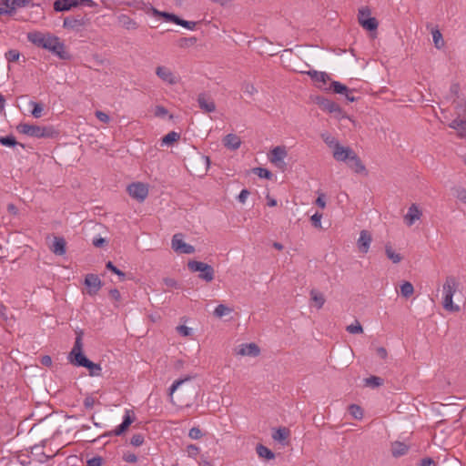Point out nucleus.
<instances>
[{"label": "nucleus", "instance_id": "16", "mask_svg": "<svg viewBox=\"0 0 466 466\" xmlns=\"http://www.w3.org/2000/svg\"><path fill=\"white\" fill-rule=\"evenodd\" d=\"M288 152L286 147L283 146L275 147L269 155V160L272 164H275L277 167H281L284 164L283 160L287 157Z\"/></svg>", "mask_w": 466, "mask_h": 466}, {"label": "nucleus", "instance_id": "48", "mask_svg": "<svg viewBox=\"0 0 466 466\" xmlns=\"http://www.w3.org/2000/svg\"><path fill=\"white\" fill-rule=\"evenodd\" d=\"M199 451H200V449L194 444H189L187 447V452L189 457L196 458L198 456V454L199 453Z\"/></svg>", "mask_w": 466, "mask_h": 466}, {"label": "nucleus", "instance_id": "62", "mask_svg": "<svg viewBox=\"0 0 466 466\" xmlns=\"http://www.w3.org/2000/svg\"><path fill=\"white\" fill-rule=\"evenodd\" d=\"M377 354L380 358H381L383 360H385L388 355L386 349L383 347H380L377 349Z\"/></svg>", "mask_w": 466, "mask_h": 466}, {"label": "nucleus", "instance_id": "34", "mask_svg": "<svg viewBox=\"0 0 466 466\" xmlns=\"http://www.w3.org/2000/svg\"><path fill=\"white\" fill-rule=\"evenodd\" d=\"M180 138V134L175 131L167 133L162 138V144L170 146Z\"/></svg>", "mask_w": 466, "mask_h": 466}, {"label": "nucleus", "instance_id": "64", "mask_svg": "<svg viewBox=\"0 0 466 466\" xmlns=\"http://www.w3.org/2000/svg\"><path fill=\"white\" fill-rule=\"evenodd\" d=\"M457 198H460L462 202L466 203V190L465 189H459Z\"/></svg>", "mask_w": 466, "mask_h": 466}, {"label": "nucleus", "instance_id": "10", "mask_svg": "<svg viewBox=\"0 0 466 466\" xmlns=\"http://www.w3.org/2000/svg\"><path fill=\"white\" fill-rule=\"evenodd\" d=\"M315 103L324 111L339 116L342 114L341 107L334 101L321 96L315 98Z\"/></svg>", "mask_w": 466, "mask_h": 466}, {"label": "nucleus", "instance_id": "63", "mask_svg": "<svg viewBox=\"0 0 466 466\" xmlns=\"http://www.w3.org/2000/svg\"><path fill=\"white\" fill-rule=\"evenodd\" d=\"M432 464H434V461L429 457L420 461V466H431Z\"/></svg>", "mask_w": 466, "mask_h": 466}, {"label": "nucleus", "instance_id": "53", "mask_svg": "<svg viewBox=\"0 0 466 466\" xmlns=\"http://www.w3.org/2000/svg\"><path fill=\"white\" fill-rule=\"evenodd\" d=\"M167 113H168V111H167V109L165 106H156V109H155V116H156L163 117L166 115H167Z\"/></svg>", "mask_w": 466, "mask_h": 466}, {"label": "nucleus", "instance_id": "24", "mask_svg": "<svg viewBox=\"0 0 466 466\" xmlns=\"http://www.w3.org/2000/svg\"><path fill=\"white\" fill-rule=\"evenodd\" d=\"M224 146L231 150L238 149L241 145L239 137L235 134H228L223 139Z\"/></svg>", "mask_w": 466, "mask_h": 466}, {"label": "nucleus", "instance_id": "4", "mask_svg": "<svg viewBox=\"0 0 466 466\" xmlns=\"http://www.w3.org/2000/svg\"><path fill=\"white\" fill-rule=\"evenodd\" d=\"M16 129L24 135L36 138H51L57 134L53 127H41L27 123L19 124Z\"/></svg>", "mask_w": 466, "mask_h": 466}, {"label": "nucleus", "instance_id": "23", "mask_svg": "<svg viewBox=\"0 0 466 466\" xmlns=\"http://www.w3.org/2000/svg\"><path fill=\"white\" fill-rule=\"evenodd\" d=\"M289 435L290 431L288 428L279 427L274 431L272 438L274 441H279L281 444H286Z\"/></svg>", "mask_w": 466, "mask_h": 466}, {"label": "nucleus", "instance_id": "55", "mask_svg": "<svg viewBox=\"0 0 466 466\" xmlns=\"http://www.w3.org/2000/svg\"><path fill=\"white\" fill-rule=\"evenodd\" d=\"M96 116L103 123H108L110 120L109 116L103 111H96Z\"/></svg>", "mask_w": 466, "mask_h": 466}, {"label": "nucleus", "instance_id": "36", "mask_svg": "<svg viewBox=\"0 0 466 466\" xmlns=\"http://www.w3.org/2000/svg\"><path fill=\"white\" fill-rule=\"evenodd\" d=\"M413 292H414V288L410 282L405 281L400 286V293L404 298H409L410 296H411L413 294Z\"/></svg>", "mask_w": 466, "mask_h": 466}, {"label": "nucleus", "instance_id": "57", "mask_svg": "<svg viewBox=\"0 0 466 466\" xmlns=\"http://www.w3.org/2000/svg\"><path fill=\"white\" fill-rule=\"evenodd\" d=\"M163 282L164 284L167 286V287H169V288H178L179 285L178 283L177 282V280H175L174 279H171V278H165L163 279Z\"/></svg>", "mask_w": 466, "mask_h": 466}, {"label": "nucleus", "instance_id": "60", "mask_svg": "<svg viewBox=\"0 0 466 466\" xmlns=\"http://www.w3.org/2000/svg\"><path fill=\"white\" fill-rule=\"evenodd\" d=\"M109 296L115 299L116 301H118L121 298L120 292L116 289H112L109 290Z\"/></svg>", "mask_w": 466, "mask_h": 466}, {"label": "nucleus", "instance_id": "42", "mask_svg": "<svg viewBox=\"0 0 466 466\" xmlns=\"http://www.w3.org/2000/svg\"><path fill=\"white\" fill-rule=\"evenodd\" d=\"M232 311L231 309H229L228 307L223 305V304H219L218 306H217V308L215 309L214 310V315L218 318H221L227 314H229L230 312Z\"/></svg>", "mask_w": 466, "mask_h": 466}, {"label": "nucleus", "instance_id": "20", "mask_svg": "<svg viewBox=\"0 0 466 466\" xmlns=\"http://www.w3.org/2000/svg\"><path fill=\"white\" fill-rule=\"evenodd\" d=\"M260 353V350L256 343L242 344L239 346V350L237 354L241 356H251L256 357Z\"/></svg>", "mask_w": 466, "mask_h": 466}, {"label": "nucleus", "instance_id": "59", "mask_svg": "<svg viewBox=\"0 0 466 466\" xmlns=\"http://www.w3.org/2000/svg\"><path fill=\"white\" fill-rule=\"evenodd\" d=\"M249 191L248 189H242L238 197V199L240 203H245L246 199L249 196Z\"/></svg>", "mask_w": 466, "mask_h": 466}, {"label": "nucleus", "instance_id": "11", "mask_svg": "<svg viewBox=\"0 0 466 466\" xmlns=\"http://www.w3.org/2000/svg\"><path fill=\"white\" fill-rule=\"evenodd\" d=\"M127 192L133 198L144 201L148 195L147 187L141 182L132 183L127 187Z\"/></svg>", "mask_w": 466, "mask_h": 466}, {"label": "nucleus", "instance_id": "18", "mask_svg": "<svg viewBox=\"0 0 466 466\" xmlns=\"http://www.w3.org/2000/svg\"><path fill=\"white\" fill-rule=\"evenodd\" d=\"M371 241L372 237L370 233L367 230H361L357 242L359 250L361 253H367L369 251Z\"/></svg>", "mask_w": 466, "mask_h": 466}, {"label": "nucleus", "instance_id": "61", "mask_svg": "<svg viewBox=\"0 0 466 466\" xmlns=\"http://www.w3.org/2000/svg\"><path fill=\"white\" fill-rule=\"evenodd\" d=\"M106 239L103 238H94L93 239V245L96 247V248H102L105 244H106Z\"/></svg>", "mask_w": 466, "mask_h": 466}, {"label": "nucleus", "instance_id": "56", "mask_svg": "<svg viewBox=\"0 0 466 466\" xmlns=\"http://www.w3.org/2000/svg\"><path fill=\"white\" fill-rule=\"evenodd\" d=\"M95 402H96V400L92 396H87L84 400V406L86 409L90 410L94 407Z\"/></svg>", "mask_w": 466, "mask_h": 466}, {"label": "nucleus", "instance_id": "41", "mask_svg": "<svg viewBox=\"0 0 466 466\" xmlns=\"http://www.w3.org/2000/svg\"><path fill=\"white\" fill-rule=\"evenodd\" d=\"M349 412L354 419H361L363 417L362 409L356 404H351L349 406Z\"/></svg>", "mask_w": 466, "mask_h": 466}, {"label": "nucleus", "instance_id": "54", "mask_svg": "<svg viewBox=\"0 0 466 466\" xmlns=\"http://www.w3.org/2000/svg\"><path fill=\"white\" fill-rule=\"evenodd\" d=\"M125 461L129 463H135L137 461V456L135 453L127 452L123 456Z\"/></svg>", "mask_w": 466, "mask_h": 466}, {"label": "nucleus", "instance_id": "30", "mask_svg": "<svg viewBox=\"0 0 466 466\" xmlns=\"http://www.w3.org/2000/svg\"><path fill=\"white\" fill-rule=\"evenodd\" d=\"M384 380L380 377L378 376H370L364 380L365 386L375 389L383 384Z\"/></svg>", "mask_w": 466, "mask_h": 466}, {"label": "nucleus", "instance_id": "19", "mask_svg": "<svg viewBox=\"0 0 466 466\" xmlns=\"http://www.w3.org/2000/svg\"><path fill=\"white\" fill-rule=\"evenodd\" d=\"M28 0H2L1 7H4V14H10L19 7L26 5Z\"/></svg>", "mask_w": 466, "mask_h": 466}, {"label": "nucleus", "instance_id": "12", "mask_svg": "<svg viewBox=\"0 0 466 466\" xmlns=\"http://www.w3.org/2000/svg\"><path fill=\"white\" fill-rule=\"evenodd\" d=\"M172 248L180 254H192L195 252V248L183 241L181 234H175L171 240Z\"/></svg>", "mask_w": 466, "mask_h": 466}, {"label": "nucleus", "instance_id": "39", "mask_svg": "<svg viewBox=\"0 0 466 466\" xmlns=\"http://www.w3.org/2000/svg\"><path fill=\"white\" fill-rule=\"evenodd\" d=\"M252 171L261 178L271 179L273 177V174L268 169L264 167H255L252 169Z\"/></svg>", "mask_w": 466, "mask_h": 466}, {"label": "nucleus", "instance_id": "27", "mask_svg": "<svg viewBox=\"0 0 466 466\" xmlns=\"http://www.w3.org/2000/svg\"><path fill=\"white\" fill-rule=\"evenodd\" d=\"M385 253L389 259H390L393 263L397 264L400 263L402 260V256L400 253H396L390 243H387L385 245Z\"/></svg>", "mask_w": 466, "mask_h": 466}, {"label": "nucleus", "instance_id": "46", "mask_svg": "<svg viewBox=\"0 0 466 466\" xmlns=\"http://www.w3.org/2000/svg\"><path fill=\"white\" fill-rule=\"evenodd\" d=\"M454 129L466 130V120L456 118L450 125Z\"/></svg>", "mask_w": 466, "mask_h": 466}, {"label": "nucleus", "instance_id": "37", "mask_svg": "<svg viewBox=\"0 0 466 466\" xmlns=\"http://www.w3.org/2000/svg\"><path fill=\"white\" fill-rule=\"evenodd\" d=\"M30 106H32L31 114L35 118H39L42 116V112L44 110V106L41 103L31 101Z\"/></svg>", "mask_w": 466, "mask_h": 466}, {"label": "nucleus", "instance_id": "49", "mask_svg": "<svg viewBox=\"0 0 466 466\" xmlns=\"http://www.w3.org/2000/svg\"><path fill=\"white\" fill-rule=\"evenodd\" d=\"M242 90L244 93L250 96H253L255 93H257L256 87L252 84L247 82L242 85Z\"/></svg>", "mask_w": 466, "mask_h": 466}, {"label": "nucleus", "instance_id": "38", "mask_svg": "<svg viewBox=\"0 0 466 466\" xmlns=\"http://www.w3.org/2000/svg\"><path fill=\"white\" fill-rule=\"evenodd\" d=\"M322 138L324 140V142L329 147H332L333 148V152L336 151L337 149V147H342L338 141L337 139L330 136V135H325L323 134L322 135Z\"/></svg>", "mask_w": 466, "mask_h": 466}, {"label": "nucleus", "instance_id": "50", "mask_svg": "<svg viewBox=\"0 0 466 466\" xmlns=\"http://www.w3.org/2000/svg\"><path fill=\"white\" fill-rule=\"evenodd\" d=\"M188 436L193 440H198L202 437V431L199 428L193 427L192 429H190Z\"/></svg>", "mask_w": 466, "mask_h": 466}, {"label": "nucleus", "instance_id": "8", "mask_svg": "<svg viewBox=\"0 0 466 466\" xmlns=\"http://www.w3.org/2000/svg\"><path fill=\"white\" fill-rule=\"evenodd\" d=\"M152 13L156 16H161L165 18L166 22L179 25L187 29H193L196 26V22L187 21L179 18L174 14H169L167 12H160L154 7H151Z\"/></svg>", "mask_w": 466, "mask_h": 466}, {"label": "nucleus", "instance_id": "22", "mask_svg": "<svg viewBox=\"0 0 466 466\" xmlns=\"http://www.w3.org/2000/svg\"><path fill=\"white\" fill-rule=\"evenodd\" d=\"M66 242L64 238L55 237L54 242L51 248V251L57 256H63L66 251Z\"/></svg>", "mask_w": 466, "mask_h": 466}, {"label": "nucleus", "instance_id": "14", "mask_svg": "<svg viewBox=\"0 0 466 466\" xmlns=\"http://www.w3.org/2000/svg\"><path fill=\"white\" fill-rule=\"evenodd\" d=\"M85 285L87 288V294L90 296H95L100 290L102 287V281L97 275L90 273L85 277Z\"/></svg>", "mask_w": 466, "mask_h": 466}, {"label": "nucleus", "instance_id": "45", "mask_svg": "<svg viewBox=\"0 0 466 466\" xmlns=\"http://www.w3.org/2000/svg\"><path fill=\"white\" fill-rule=\"evenodd\" d=\"M20 57V53L15 49H11L5 53L6 60L10 62H16Z\"/></svg>", "mask_w": 466, "mask_h": 466}, {"label": "nucleus", "instance_id": "31", "mask_svg": "<svg viewBox=\"0 0 466 466\" xmlns=\"http://www.w3.org/2000/svg\"><path fill=\"white\" fill-rule=\"evenodd\" d=\"M329 89L335 94L344 95L350 88L339 81H332Z\"/></svg>", "mask_w": 466, "mask_h": 466}, {"label": "nucleus", "instance_id": "58", "mask_svg": "<svg viewBox=\"0 0 466 466\" xmlns=\"http://www.w3.org/2000/svg\"><path fill=\"white\" fill-rule=\"evenodd\" d=\"M102 465V458L101 457H93L87 461L86 466H101Z\"/></svg>", "mask_w": 466, "mask_h": 466}, {"label": "nucleus", "instance_id": "17", "mask_svg": "<svg viewBox=\"0 0 466 466\" xmlns=\"http://www.w3.org/2000/svg\"><path fill=\"white\" fill-rule=\"evenodd\" d=\"M156 75L164 82H167L169 85H175L178 81L171 70L166 66H157L156 68Z\"/></svg>", "mask_w": 466, "mask_h": 466}, {"label": "nucleus", "instance_id": "47", "mask_svg": "<svg viewBox=\"0 0 466 466\" xmlns=\"http://www.w3.org/2000/svg\"><path fill=\"white\" fill-rule=\"evenodd\" d=\"M144 442V436L140 433L135 434L130 439V444L136 447L141 446Z\"/></svg>", "mask_w": 466, "mask_h": 466}, {"label": "nucleus", "instance_id": "7", "mask_svg": "<svg viewBox=\"0 0 466 466\" xmlns=\"http://www.w3.org/2000/svg\"><path fill=\"white\" fill-rule=\"evenodd\" d=\"M95 5L93 0H56L54 3V9L57 12H63L77 6L93 7Z\"/></svg>", "mask_w": 466, "mask_h": 466}, {"label": "nucleus", "instance_id": "29", "mask_svg": "<svg viewBox=\"0 0 466 466\" xmlns=\"http://www.w3.org/2000/svg\"><path fill=\"white\" fill-rule=\"evenodd\" d=\"M0 144L9 147H13L16 145H19L22 148L25 147L23 144H20L16 141L15 137L13 135L0 137Z\"/></svg>", "mask_w": 466, "mask_h": 466}, {"label": "nucleus", "instance_id": "3", "mask_svg": "<svg viewBox=\"0 0 466 466\" xmlns=\"http://www.w3.org/2000/svg\"><path fill=\"white\" fill-rule=\"evenodd\" d=\"M333 157L337 161L346 162L356 173H360L365 169L360 158L350 147H337L336 151L333 152Z\"/></svg>", "mask_w": 466, "mask_h": 466}, {"label": "nucleus", "instance_id": "43", "mask_svg": "<svg viewBox=\"0 0 466 466\" xmlns=\"http://www.w3.org/2000/svg\"><path fill=\"white\" fill-rule=\"evenodd\" d=\"M106 268L112 271L113 273L116 274L118 277H119V279L121 281H123L126 278V274L121 271L120 269H118L113 263L112 261H107L106 264Z\"/></svg>", "mask_w": 466, "mask_h": 466}, {"label": "nucleus", "instance_id": "1", "mask_svg": "<svg viewBox=\"0 0 466 466\" xmlns=\"http://www.w3.org/2000/svg\"><path fill=\"white\" fill-rule=\"evenodd\" d=\"M27 38L36 46L48 50L62 60L72 59V55L66 51L64 42L54 35L44 34L41 31H29Z\"/></svg>", "mask_w": 466, "mask_h": 466}, {"label": "nucleus", "instance_id": "32", "mask_svg": "<svg viewBox=\"0 0 466 466\" xmlns=\"http://www.w3.org/2000/svg\"><path fill=\"white\" fill-rule=\"evenodd\" d=\"M310 298L316 303L318 309H321L326 301L323 294L315 289L310 291Z\"/></svg>", "mask_w": 466, "mask_h": 466}, {"label": "nucleus", "instance_id": "33", "mask_svg": "<svg viewBox=\"0 0 466 466\" xmlns=\"http://www.w3.org/2000/svg\"><path fill=\"white\" fill-rule=\"evenodd\" d=\"M198 40V39L196 36L181 37L177 40V45L179 47L186 48L195 46Z\"/></svg>", "mask_w": 466, "mask_h": 466}, {"label": "nucleus", "instance_id": "5", "mask_svg": "<svg viewBox=\"0 0 466 466\" xmlns=\"http://www.w3.org/2000/svg\"><path fill=\"white\" fill-rule=\"evenodd\" d=\"M459 286V282L453 276H448L443 284V308L446 310L457 312L460 310V307L453 304L452 298Z\"/></svg>", "mask_w": 466, "mask_h": 466}, {"label": "nucleus", "instance_id": "51", "mask_svg": "<svg viewBox=\"0 0 466 466\" xmlns=\"http://www.w3.org/2000/svg\"><path fill=\"white\" fill-rule=\"evenodd\" d=\"M177 330L183 337H188L191 335V329L185 325L177 326Z\"/></svg>", "mask_w": 466, "mask_h": 466}, {"label": "nucleus", "instance_id": "35", "mask_svg": "<svg viewBox=\"0 0 466 466\" xmlns=\"http://www.w3.org/2000/svg\"><path fill=\"white\" fill-rule=\"evenodd\" d=\"M191 379L192 378L190 376H187L184 379H179V380H175L168 390L170 398L172 399V395L174 394V392L177 389H179L184 383L191 380Z\"/></svg>", "mask_w": 466, "mask_h": 466}, {"label": "nucleus", "instance_id": "44", "mask_svg": "<svg viewBox=\"0 0 466 466\" xmlns=\"http://www.w3.org/2000/svg\"><path fill=\"white\" fill-rule=\"evenodd\" d=\"M346 330L350 334H359L363 332L362 326L360 324L359 321H356L355 324L349 325L346 328Z\"/></svg>", "mask_w": 466, "mask_h": 466}, {"label": "nucleus", "instance_id": "26", "mask_svg": "<svg viewBox=\"0 0 466 466\" xmlns=\"http://www.w3.org/2000/svg\"><path fill=\"white\" fill-rule=\"evenodd\" d=\"M307 74L315 82L326 84L329 80V75L325 72H319L316 70H311V71L307 72Z\"/></svg>", "mask_w": 466, "mask_h": 466}, {"label": "nucleus", "instance_id": "52", "mask_svg": "<svg viewBox=\"0 0 466 466\" xmlns=\"http://www.w3.org/2000/svg\"><path fill=\"white\" fill-rule=\"evenodd\" d=\"M321 218H322V214H320V213H319V212H316V213L311 217V222H312V225H313L315 228H320V226H321V224H320Z\"/></svg>", "mask_w": 466, "mask_h": 466}, {"label": "nucleus", "instance_id": "40", "mask_svg": "<svg viewBox=\"0 0 466 466\" xmlns=\"http://www.w3.org/2000/svg\"><path fill=\"white\" fill-rule=\"evenodd\" d=\"M433 43L436 48L441 49L444 46V40L441 35V31H431Z\"/></svg>", "mask_w": 466, "mask_h": 466}, {"label": "nucleus", "instance_id": "15", "mask_svg": "<svg viewBox=\"0 0 466 466\" xmlns=\"http://www.w3.org/2000/svg\"><path fill=\"white\" fill-rule=\"evenodd\" d=\"M131 413H133V412L130 411V410H126V413L124 415L122 423L119 424L115 430H113L112 431L108 432L106 435H108V436H113V435L114 436H120V435H122L128 429V427L131 425V423L135 420V416L131 415Z\"/></svg>", "mask_w": 466, "mask_h": 466}, {"label": "nucleus", "instance_id": "25", "mask_svg": "<svg viewBox=\"0 0 466 466\" xmlns=\"http://www.w3.org/2000/svg\"><path fill=\"white\" fill-rule=\"evenodd\" d=\"M409 451V446L403 442L395 441L391 446V453L395 458L405 455Z\"/></svg>", "mask_w": 466, "mask_h": 466}, {"label": "nucleus", "instance_id": "13", "mask_svg": "<svg viewBox=\"0 0 466 466\" xmlns=\"http://www.w3.org/2000/svg\"><path fill=\"white\" fill-rule=\"evenodd\" d=\"M199 108L205 113L216 111V104L211 96L206 92L200 93L197 98Z\"/></svg>", "mask_w": 466, "mask_h": 466}, {"label": "nucleus", "instance_id": "2", "mask_svg": "<svg viewBox=\"0 0 466 466\" xmlns=\"http://www.w3.org/2000/svg\"><path fill=\"white\" fill-rule=\"evenodd\" d=\"M76 333L74 347L68 354L69 362L76 367L86 368L90 376H100L102 370L100 364L94 363L83 353V330H76Z\"/></svg>", "mask_w": 466, "mask_h": 466}, {"label": "nucleus", "instance_id": "21", "mask_svg": "<svg viewBox=\"0 0 466 466\" xmlns=\"http://www.w3.org/2000/svg\"><path fill=\"white\" fill-rule=\"evenodd\" d=\"M421 217V211L419 209L416 204H412L408 210V213L404 216V221L408 226H411L414 222L420 219Z\"/></svg>", "mask_w": 466, "mask_h": 466}, {"label": "nucleus", "instance_id": "28", "mask_svg": "<svg viewBox=\"0 0 466 466\" xmlns=\"http://www.w3.org/2000/svg\"><path fill=\"white\" fill-rule=\"evenodd\" d=\"M256 451L260 458H264L266 460H272L275 458L274 452L262 444L257 445Z\"/></svg>", "mask_w": 466, "mask_h": 466}, {"label": "nucleus", "instance_id": "9", "mask_svg": "<svg viewBox=\"0 0 466 466\" xmlns=\"http://www.w3.org/2000/svg\"><path fill=\"white\" fill-rule=\"evenodd\" d=\"M358 19L364 29H377L379 25L376 18L371 16L369 7H361L359 10Z\"/></svg>", "mask_w": 466, "mask_h": 466}, {"label": "nucleus", "instance_id": "6", "mask_svg": "<svg viewBox=\"0 0 466 466\" xmlns=\"http://www.w3.org/2000/svg\"><path fill=\"white\" fill-rule=\"evenodd\" d=\"M187 268L191 272H199L198 278L206 282H211L214 279V268L207 263L189 260L187 262Z\"/></svg>", "mask_w": 466, "mask_h": 466}]
</instances>
